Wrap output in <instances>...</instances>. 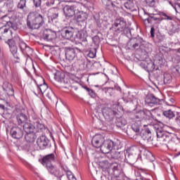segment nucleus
<instances>
[{"label":"nucleus","instance_id":"f257e3e1","mask_svg":"<svg viewBox=\"0 0 180 180\" xmlns=\"http://www.w3.org/2000/svg\"><path fill=\"white\" fill-rule=\"evenodd\" d=\"M56 161V155L53 153H51L49 155H46L43 157V158L40 160L41 164L45 168H46L47 171L51 174V175H53V176H56L58 180H61V178L64 176V174L60 171V169L58 167L54 166L53 163Z\"/></svg>","mask_w":180,"mask_h":180},{"label":"nucleus","instance_id":"f03ea898","mask_svg":"<svg viewBox=\"0 0 180 180\" xmlns=\"http://www.w3.org/2000/svg\"><path fill=\"white\" fill-rule=\"evenodd\" d=\"M154 129H156V134L158 139H159V141H160L162 144L167 146L169 150L174 151V150H175V142L172 141L171 134L165 132L162 128H160L158 125H155Z\"/></svg>","mask_w":180,"mask_h":180},{"label":"nucleus","instance_id":"7ed1b4c3","mask_svg":"<svg viewBox=\"0 0 180 180\" xmlns=\"http://www.w3.org/2000/svg\"><path fill=\"white\" fill-rule=\"evenodd\" d=\"M44 25V18L41 14L37 12H31L27 18V26L32 30L40 29Z\"/></svg>","mask_w":180,"mask_h":180},{"label":"nucleus","instance_id":"20e7f679","mask_svg":"<svg viewBox=\"0 0 180 180\" xmlns=\"http://www.w3.org/2000/svg\"><path fill=\"white\" fill-rule=\"evenodd\" d=\"M127 46L131 50H139V49H140L141 50L146 51V53H149L151 50L150 44L140 37L131 39L127 43Z\"/></svg>","mask_w":180,"mask_h":180},{"label":"nucleus","instance_id":"39448f33","mask_svg":"<svg viewBox=\"0 0 180 180\" xmlns=\"http://www.w3.org/2000/svg\"><path fill=\"white\" fill-rule=\"evenodd\" d=\"M82 54V51L78 48H68L65 51L66 60L72 61L73 60H81L79 56Z\"/></svg>","mask_w":180,"mask_h":180},{"label":"nucleus","instance_id":"423d86ee","mask_svg":"<svg viewBox=\"0 0 180 180\" xmlns=\"http://www.w3.org/2000/svg\"><path fill=\"white\" fill-rule=\"evenodd\" d=\"M117 150V145L116 143L110 139H106L103 142L100 150L103 154H109L112 150Z\"/></svg>","mask_w":180,"mask_h":180},{"label":"nucleus","instance_id":"0eeeda50","mask_svg":"<svg viewBox=\"0 0 180 180\" xmlns=\"http://www.w3.org/2000/svg\"><path fill=\"white\" fill-rule=\"evenodd\" d=\"M124 159L128 160L130 162H136L139 160V148L136 146L131 147L124 153Z\"/></svg>","mask_w":180,"mask_h":180},{"label":"nucleus","instance_id":"6e6552de","mask_svg":"<svg viewBox=\"0 0 180 180\" xmlns=\"http://www.w3.org/2000/svg\"><path fill=\"white\" fill-rule=\"evenodd\" d=\"M82 6V4L77 3L72 6H65L63 8L64 15L66 18H72L75 15V11H79V8Z\"/></svg>","mask_w":180,"mask_h":180},{"label":"nucleus","instance_id":"1a4fd4ad","mask_svg":"<svg viewBox=\"0 0 180 180\" xmlns=\"http://www.w3.org/2000/svg\"><path fill=\"white\" fill-rule=\"evenodd\" d=\"M12 34V31L9 28H7L6 25H3L0 27V40H3L6 43H11L13 38Z\"/></svg>","mask_w":180,"mask_h":180},{"label":"nucleus","instance_id":"9d476101","mask_svg":"<svg viewBox=\"0 0 180 180\" xmlns=\"http://www.w3.org/2000/svg\"><path fill=\"white\" fill-rule=\"evenodd\" d=\"M103 164V168L104 169H112L115 176H118L119 174H120V165L117 162L109 163L108 161H104Z\"/></svg>","mask_w":180,"mask_h":180},{"label":"nucleus","instance_id":"9b49d317","mask_svg":"<svg viewBox=\"0 0 180 180\" xmlns=\"http://www.w3.org/2000/svg\"><path fill=\"white\" fill-rule=\"evenodd\" d=\"M126 21L123 18H117L115 20L114 24L112 25V29H114L115 32L117 33H120L122 32H124L126 29Z\"/></svg>","mask_w":180,"mask_h":180},{"label":"nucleus","instance_id":"f8f14e48","mask_svg":"<svg viewBox=\"0 0 180 180\" xmlns=\"http://www.w3.org/2000/svg\"><path fill=\"white\" fill-rule=\"evenodd\" d=\"M162 65V59H155L154 62L151 60H148V64L146 71L153 72V71H157L160 68V65Z\"/></svg>","mask_w":180,"mask_h":180},{"label":"nucleus","instance_id":"ddd939ff","mask_svg":"<svg viewBox=\"0 0 180 180\" xmlns=\"http://www.w3.org/2000/svg\"><path fill=\"white\" fill-rule=\"evenodd\" d=\"M34 82L37 86L38 94H46L47 92V89H49V86L44 82V79L43 77H39L37 80H34Z\"/></svg>","mask_w":180,"mask_h":180},{"label":"nucleus","instance_id":"4468645a","mask_svg":"<svg viewBox=\"0 0 180 180\" xmlns=\"http://www.w3.org/2000/svg\"><path fill=\"white\" fill-rule=\"evenodd\" d=\"M102 113L105 119L107 120H112L113 117L117 115V111L108 107H104L102 108Z\"/></svg>","mask_w":180,"mask_h":180},{"label":"nucleus","instance_id":"2eb2a0df","mask_svg":"<svg viewBox=\"0 0 180 180\" xmlns=\"http://www.w3.org/2000/svg\"><path fill=\"white\" fill-rule=\"evenodd\" d=\"M105 141V136L102 134H96L91 141V144L95 148H101Z\"/></svg>","mask_w":180,"mask_h":180},{"label":"nucleus","instance_id":"dca6fc26","mask_svg":"<svg viewBox=\"0 0 180 180\" xmlns=\"http://www.w3.org/2000/svg\"><path fill=\"white\" fill-rule=\"evenodd\" d=\"M75 32V30H74V27H65L61 30V36L63 39L70 40V39H72Z\"/></svg>","mask_w":180,"mask_h":180},{"label":"nucleus","instance_id":"f3484780","mask_svg":"<svg viewBox=\"0 0 180 180\" xmlns=\"http://www.w3.org/2000/svg\"><path fill=\"white\" fill-rule=\"evenodd\" d=\"M50 140L46 136H41L37 139V144L40 150H46L49 147Z\"/></svg>","mask_w":180,"mask_h":180},{"label":"nucleus","instance_id":"a211bd4d","mask_svg":"<svg viewBox=\"0 0 180 180\" xmlns=\"http://www.w3.org/2000/svg\"><path fill=\"white\" fill-rule=\"evenodd\" d=\"M11 136L13 139H22L23 137V129L19 127H13L11 129Z\"/></svg>","mask_w":180,"mask_h":180},{"label":"nucleus","instance_id":"6ab92c4d","mask_svg":"<svg viewBox=\"0 0 180 180\" xmlns=\"http://www.w3.org/2000/svg\"><path fill=\"white\" fill-rule=\"evenodd\" d=\"M57 37V33L51 30H46L44 32L43 39L46 41H52Z\"/></svg>","mask_w":180,"mask_h":180},{"label":"nucleus","instance_id":"aec40b11","mask_svg":"<svg viewBox=\"0 0 180 180\" xmlns=\"http://www.w3.org/2000/svg\"><path fill=\"white\" fill-rule=\"evenodd\" d=\"M55 79L61 84H68V80L65 78V72L63 70L57 71L55 74Z\"/></svg>","mask_w":180,"mask_h":180},{"label":"nucleus","instance_id":"412c9836","mask_svg":"<svg viewBox=\"0 0 180 180\" xmlns=\"http://www.w3.org/2000/svg\"><path fill=\"white\" fill-rule=\"evenodd\" d=\"M34 129H37L39 133H43L46 130V127L43 124V121L40 118H34Z\"/></svg>","mask_w":180,"mask_h":180},{"label":"nucleus","instance_id":"4be33fe9","mask_svg":"<svg viewBox=\"0 0 180 180\" xmlns=\"http://www.w3.org/2000/svg\"><path fill=\"white\" fill-rule=\"evenodd\" d=\"M7 43L9 46L11 53L13 54L15 58V62L20 63V55L18 53V46H16L15 45H11V42Z\"/></svg>","mask_w":180,"mask_h":180},{"label":"nucleus","instance_id":"5701e85b","mask_svg":"<svg viewBox=\"0 0 180 180\" xmlns=\"http://www.w3.org/2000/svg\"><path fill=\"white\" fill-rule=\"evenodd\" d=\"M88 32L85 30H81L76 34V39L82 43H87Z\"/></svg>","mask_w":180,"mask_h":180},{"label":"nucleus","instance_id":"b1692460","mask_svg":"<svg viewBox=\"0 0 180 180\" xmlns=\"http://www.w3.org/2000/svg\"><path fill=\"white\" fill-rule=\"evenodd\" d=\"M110 155L111 158H112L114 160H120V161L124 160V152L123 151H119L116 150V149H112L110 151Z\"/></svg>","mask_w":180,"mask_h":180},{"label":"nucleus","instance_id":"393cba45","mask_svg":"<svg viewBox=\"0 0 180 180\" xmlns=\"http://www.w3.org/2000/svg\"><path fill=\"white\" fill-rule=\"evenodd\" d=\"M148 105H161L162 100L155 97L153 94H150L146 100Z\"/></svg>","mask_w":180,"mask_h":180},{"label":"nucleus","instance_id":"a878e982","mask_svg":"<svg viewBox=\"0 0 180 180\" xmlns=\"http://www.w3.org/2000/svg\"><path fill=\"white\" fill-rule=\"evenodd\" d=\"M3 90L8 96H13L15 95V91L13 90V87L12 84L8 82H5L3 85Z\"/></svg>","mask_w":180,"mask_h":180},{"label":"nucleus","instance_id":"bb28decb","mask_svg":"<svg viewBox=\"0 0 180 180\" xmlns=\"http://www.w3.org/2000/svg\"><path fill=\"white\" fill-rule=\"evenodd\" d=\"M88 19V13L84 11H81V7L79 8V11L77 13V20L79 22H85Z\"/></svg>","mask_w":180,"mask_h":180},{"label":"nucleus","instance_id":"cd10ccee","mask_svg":"<svg viewBox=\"0 0 180 180\" xmlns=\"http://www.w3.org/2000/svg\"><path fill=\"white\" fill-rule=\"evenodd\" d=\"M140 136L143 140L148 141L151 139V131L150 129H145L141 131Z\"/></svg>","mask_w":180,"mask_h":180},{"label":"nucleus","instance_id":"c85d7f7f","mask_svg":"<svg viewBox=\"0 0 180 180\" xmlns=\"http://www.w3.org/2000/svg\"><path fill=\"white\" fill-rule=\"evenodd\" d=\"M16 119L18 124H23L27 122V115L24 113H19L17 115Z\"/></svg>","mask_w":180,"mask_h":180},{"label":"nucleus","instance_id":"c756f323","mask_svg":"<svg viewBox=\"0 0 180 180\" xmlns=\"http://www.w3.org/2000/svg\"><path fill=\"white\" fill-rule=\"evenodd\" d=\"M124 8L127 9L128 11H131V12H134V11H136V4L132 0H128L124 2Z\"/></svg>","mask_w":180,"mask_h":180},{"label":"nucleus","instance_id":"7c9ffc66","mask_svg":"<svg viewBox=\"0 0 180 180\" xmlns=\"http://www.w3.org/2000/svg\"><path fill=\"white\" fill-rule=\"evenodd\" d=\"M23 129L25 133H34V124L33 125L32 123L26 122L23 125Z\"/></svg>","mask_w":180,"mask_h":180},{"label":"nucleus","instance_id":"2f4dec72","mask_svg":"<svg viewBox=\"0 0 180 180\" xmlns=\"http://www.w3.org/2000/svg\"><path fill=\"white\" fill-rule=\"evenodd\" d=\"M36 139H37V136H36V134H34V132L26 133L25 140L28 143H33V141H34V140H36Z\"/></svg>","mask_w":180,"mask_h":180},{"label":"nucleus","instance_id":"473e14b6","mask_svg":"<svg viewBox=\"0 0 180 180\" xmlns=\"http://www.w3.org/2000/svg\"><path fill=\"white\" fill-rule=\"evenodd\" d=\"M116 124L117 127H123L127 124V121L122 117L117 118Z\"/></svg>","mask_w":180,"mask_h":180},{"label":"nucleus","instance_id":"72a5a7b5","mask_svg":"<svg viewBox=\"0 0 180 180\" xmlns=\"http://www.w3.org/2000/svg\"><path fill=\"white\" fill-rule=\"evenodd\" d=\"M162 115L167 119H173V117H175V113L171 110L162 111Z\"/></svg>","mask_w":180,"mask_h":180},{"label":"nucleus","instance_id":"f704fd0d","mask_svg":"<svg viewBox=\"0 0 180 180\" xmlns=\"http://www.w3.org/2000/svg\"><path fill=\"white\" fill-rule=\"evenodd\" d=\"M0 20H1L3 25H4V26H6V27H8V25L9 24V22L13 20L11 18V17L8 16V15H4L2 16Z\"/></svg>","mask_w":180,"mask_h":180},{"label":"nucleus","instance_id":"c9c22d12","mask_svg":"<svg viewBox=\"0 0 180 180\" xmlns=\"http://www.w3.org/2000/svg\"><path fill=\"white\" fill-rule=\"evenodd\" d=\"M88 65H89V63H88V60H86V58H83L81 60V63H80L81 70H83V71H85V70L88 69Z\"/></svg>","mask_w":180,"mask_h":180},{"label":"nucleus","instance_id":"e433bc0d","mask_svg":"<svg viewBox=\"0 0 180 180\" xmlns=\"http://www.w3.org/2000/svg\"><path fill=\"white\" fill-rule=\"evenodd\" d=\"M143 120H150V119H153V113H151L150 110H143Z\"/></svg>","mask_w":180,"mask_h":180},{"label":"nucleus","instance_id":"4c0bfd02","mask_svg":"<svg viewBox=\"0 0 180 180\" xmlns=\"http://www.w3.org/2000/svg\"><path fill=\"white\" fill-rule=\"evenodd\" d=\"M154 20L155 22H160V18L155 17L154 14H151L148 18L144 20V22H148V23H151Z\"/></svg>","mask_w":180,"mask_h":180},{"label":"nucleus","instance_id":"58836bf2","mask_svg":"<svg viewBox=\"0 0 180 180\" xmlns=\"http://www.w3.org/2000/svg\"><path fill=\"white\" fill-rule=\"evenodd\" d=\"M59 167L61 169V171L60 170V172H63V176H64V172H65V174H66V175L68 174V172H71L70 169H68V167H67V165H63V164L60 163Z\"/></svg>","mask_w":180,"mask_h":180},{"label":"nucleus","instance_id":"ea45409f","mask_svg":"<svg viewBox=\"0 0 180 180\" xmlns=\"http://www.w3.org/2000/svg\"><path fill=\"white\" fill-rule=\"evenodd\" d=\"M141 127L140 126V124H139L137 122L132 124L131 129H132L133 131H134V133H136V136H137V134H139V133H140Z\"/></svg>","mask_w":180,"mask_h":180},{"label":"nucleus","instance_id":"a19ab883","mask_svg":"<svg viewBox=\"0 0 180 180\" xmlns=\"http://www.w3.org/2000/svg\"><path fill=\"white\" fill-rule=\"evenodd\" d=\"M7 27H9V29H13V30L16 31L18 30V23L15 22L13 19L8 22Z\"/></svg>","mask_w":180,"mask_h":180},{"label":"nucleus","instance_id":"79ce46f5","mask_svg":"<svg viewBox=\"0 0 180 180\" xmlns=\"http://www.w3.org/2000/svg\"><path fill=\"white\" fill-rule=\"evenodd\" d=\"M142 154L144 157H146V158H147V160H153V153H151V152H150L148 150H144L142 152Z\"/></svg>","mask_w":180,"mask_h":180},{"label":"nucleus","instance_id":"37998d69","mask_svg":"<svg viewBox=\"0 0 180 180\" xmlns=\"http://www.w3.org/2000/svg\"><path fill=\"white\" fill-rule=\"evenodd\" d=\"M18 9L23 11L26 8V0H20L17 4Z\"/></svg>","mask_w":180,"mask_h":180},{"label":"nucleus","instance_id":"c03bdc74","mask_svg":"<svg viewBox=\"0 0 180 180\" xmlns=\"http://www.w3.org/2000/svg\"><path fill=\"white\" fill-rule=\"evenodd\" d=\"M172 82V76L169 74L164 75V84H171Z\"/></svg>","mask_w":180,"mask_h":180},{"label":"nucleus","instance_id":"a18cd8bd","mask_svg":"<svg viewBox=\"0 0 180 180\" xmlns=\"http://www.w3.org/2000/svg\"><path fill=\"white\" fill-rule=\"evenodd\" d=\"M136 119H139V120H144V111L139 110L135 115Z\"/></svg>","mask_w":180,"mask_h":180},{"label":"nucleus","instance_id":"49530a36","mask_svg":"<svg viewBox=\"0 0 180 180\" xmlns=\"http://www.w3.org/2000/svg\"><path fill=\"white\" fill-rule=\"evenodd\" d=\"M0 109H1L2 110H5V107L9 106V103L6 101V100H4L2 98H0Z\"/></svg>","mask_w":180,"mask_h":180},{"label":"nucleus","instance_id":"de8ad7c7","mask_svg":"<svg viewBox=\"0 0 180 180\" xmlns=\"http://www.w3.org/2000/svg\"><path fill=\"white\" fill-rule=\"evenodd\" d=\"M160 16H162L163 20H172V19H173L172 16H171L164 12H162L160 13Z\"/></svg>","mask_w":180,"mask_h":180},{"label":"nucleus","instance_id":"09e8293b","mask_svg":"<svg viewBox=\"0 0 180 180\" xmlns=\"http://www.w3.org/2000/svg\"><path fill=\"white\" fill-rule=\"evenodd\" d=\"M0 61L4 67H6V65H8V58L4 55H1L0 57Z\"/></svg>","mask_w":180,"mask_h":180},{"label":"nucleus","instance_id":"8fccbe9b","mask_svg":"<svg viewBox=\"0 0 180 180\" xmlns=\"http://www.w3.org/2000/svg\"><path fill=\"white\" fill-rule=\"evenodd\" d=\"M157 1L158 0H145V2L148 5V6L154 8V6L157 5Z\"/></svg>","mask_w":180,"mask_h":180},{"label":"nucleus","instance_id":"3c124183","mask_svg":"<svg viewBox=\"0 0 180 180\" xmlns=\"http://www.w3.org/2000/svg\"><path fill=\"white\" fill-rule=\"evenodd\" d=\"M88 57H89L90 58H95V57H96V49L89 51L88 53Z\"/></svg>","mask_w":180,"mask_h":180},{"label":"nucleus","instance_id":"603ef678","mask_svg":"<svg viewBox=\"0 0 180 180\" xmlns=\"http://www.w3.org/2000/svg\"><path fill=\"white\" fill-rule=\"evenodd\" d=\"M22 53H25V54H27V56H31V54H33V49L30 48V46H27Z\"/></svg>","mask_w":180,"mask_h":180},{"label":"nucleus","instance_id":"864d4df0","mask_svg":"<svg viewBox=\"0 0 180 180\" xmlns=\"http://www.w3.org/2000/svg\"><path fill=\"white\" fill-rule=\"evenodd\" d=\"M92 41L94 43L95 46H98L99 43H101V38H99V36L96 35L92 38Z\"/></svg>","mask_w":180,"mask_h":180},{"label":"nucleus","instance_id":"5fc2aeb1","mask_svg":"<svg viewBox=\"0 0 180 180\" xmlns=\"http://www.w3.org/2000/svg\"><path fill=\"white\" fill-rule=\"evenodd\" d=\"M94 19H95V20H96V22L97 23V26L98 27H101V26H102V23H103V20H102V19H101L100 18H99V16H94Z\"/></svg>","mask_w":180,"mask_h":180},{"label":"nucleus","instance_id":"6e6d98bb","mask_svg":"<svg viewBox=\"0 0 180 180\" xmlns=\"http://www.w3.org/2000/svg\"><path fill=\"white\" fill-rule=\"evenodd\" d=\"M27 46V45L26 44V43H25L23 41H20L19 44V47L22 53L25 51Z\"/></svg>","mask_w":180,"mask_h":180},{"label":"nucleus","instance_id":"4d7b16f0","mask_svg":"<svg viewBox=\"0 0 180 180\" xmlns=\"http://www.w3.org/2000/svg\"><path fill=\"white\" fill-rule=\"evenodd\" d=\"M66 175L68 180H77V178H75L72 172H68Z\"/></svg>","mask_w":180,"mask_h":180},{"label":"nucleus","instance_id":"13d9d810","mask_svg":"<svg viewBox=\"0 0 180 180\" xmlns=\"http://www.w3.org/2000/svg\"><path fill=\"white\" fill-rule=\"evenodd\" d=\"M33 4L35 8H39L41 6V0H33Z\"/></svg>","mask_w":180,"mask_h":180},{"label":"nucleus","instance_id":"bf43d9fd","mask_svg":"<svg viewBox=\"0 0 180 180\" xmlns=\"http://www.w3.org/2000/svg\"><path fill=\"white\" fill-rule=\"evenodd\" d=\"M103 5H105V6H110V4H112V0H101Z\"/></svg>","mask_w":180,"mask_h":180},{"label":"nucleus","instance_id":"052dcab7","mask_svg":"<svg viewBox=\"0 0 180 180\" xmlns=\"http://www.w3.org/2000/svg\"><path fill=\"white\" fill-rule=\"evenodd\" d=\"M147 64H148V60H143L142 62H141L140 66L144 70H147Z\"/></svg>","mask_w":180,"mask_h":180},{"label":"nucleus","instance_id":"680f3d73","mask_svg":"<svg viewBox=\"0 0 180 180\" xmlns=\"http://www.w3.org/2000/svg\"><path fill=\"white\" fill-rule=\"evenodd\" d=\"M155 37V28L154 27H151L150 28V37L154 38Z\"/></svg>","mask_w":180,"mask_h":180},{"label":"nucleus","instance_id":"e2e57ef3","mask_svg":"<svg viewBox=\"0 0 180 180\" xmlns=\"http://www.w3.org/2000/svg\"><path fill=\"white\" fill-rule=\"evenodd\" d=\"M157 39L160 41H164V39H165V37L164 35H161V34H158L157 35Z\"/></svg>","mask_w":180,"mask_h":180},{"label":"nucleus","instance_id":"0e129e2a","mask_svg":"<svg viewBox=\"0 0 180 180\" xmlns=\"http://www.w3.org/2000/svg\"><path fill=\"white\" fill-rule=\"evenodd\" d=\"M113 89L108 87L105 93L110 94V96H112V95H113Z\"/></svg>","mask_w":180,"mask_h":180},{"label":"nucleus","instance_id":"69168bd1","mask_svg":"<svg viewBox=\"0 0 180 180\" xmlns=\"http://www.w3.org/2000/svg\"><path fill=\"white\" fill-rule=\"evenodd\" d=\"M176 122L177 124H179V126L180 127V113L179 112H176Z\"/></svg>","mask_w":180,"mask_h":180},{"label":"nucleus","instance_id":"338daca9","mask_svg":"<svg viewBox=\"0 0 180 180\" xmlns=\"http://www.w3.org/2000/svg\"><path fill=\"white\" fill-rule=\"evenodd\" d=\"M89 94L90 95V96H91V98H96V93L94 91V90L91 89V91L89 93Z\"/></svg>","mask_w":180,"mask_h":180},{"label":"nucleus","instance_id":"774afa93","mask_svg":"<svg viewBox=\"0 0 180 180\" xmlns=\"http://www.w3.org/2000/svg\"><path fill=\"white\" fill-rule=\"evenodd\" d=\"M57 18H58V13H55L54 14L52 15L51 16V19H57Z\"/></svg>","mask_w":180,"mask_h":180}]
</instances>
